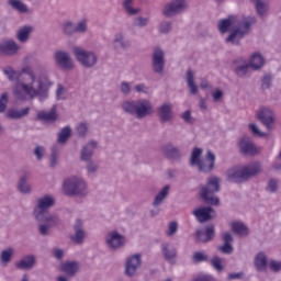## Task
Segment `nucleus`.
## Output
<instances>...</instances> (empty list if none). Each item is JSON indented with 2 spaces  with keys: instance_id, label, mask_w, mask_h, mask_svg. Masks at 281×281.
Wrapping results in <instances>:
<instances>
[{
  "instance_id": "f257e3e1",
  "label": "nucleus",
  "mask_w": 281,
  "mask_h": 281,
  "mask_svg": "<svg viewBox=\"0 0 281 281\" xmlns=\"http://www.w3.org/2000/svg\"><path fill=\"white\" fill-rule=\"evenodd\" d=\"M49 87H52V82L47 78H38L36 83H23L16 82L13 95L20 102H26V100H34V98H38L40 102L43 100H47L49 98Z\"/></svg>"
},
{
  "instance_id": "f03ea898",
  "label": "nucleus",
  "mask_w": 281,
  "mask_h": 281,
  "mask_svg": "<svg viewBox=\"0 0 281 281\" xmlns=\"http://www.w3.org/2000/svg\"><path fill=\"white\" fill-rule=\"evenodd\" d=\"M121 109L123 113H126V115H134L136 120H144V117H148V115L155 113L153 103L147 99L123 101Z\"/></svg>"
},
{
  "instance_id": "7ed1b4c3",
  "label": "nucleus",
  "mask_w": 281,
  "mask_h": 281,
  "mask_svg": "<svg viewBox=\"0 0 281 281\" xmlns=\"http://www.w3.org/2000/svg\"><path fill=\"white\" fill-rule=\"evenodd\" d=\"M203 155V149L199 147H194L191 151V156L189 159V164L192 168L198 167L199 172H204V175H207L214 170V165L216 164V156L212 150H207L206 155L203 158L201 156Z\"/></svg>"
},
{
  "instance_id": "20e7f679",
  "label": "nucleus",
  "mask_w": 281,
  "mask_h": 281,
  "mask_svg": "<svg viewBox=\"0 0 281 281\" xmlns=\"http://www.w3.org/2000/svg\"><path fill=\"white\" fill-rule=\"evenodd\" d=\"M262 172V165L258 161L246 165L241 168H234L227 171V179L233 183H245Z\"/></svg>"
},
{
  "instance_id": "39448f33",
  "label": "nucleus",
  "mask_w": 281,
  "mask_h": 281,
  "mask_svg": "<svg viewBox=\"0 0 281 281\" xmlns=\"http://www.w3.org/2000/svg\"><path fill=\"white\" fill-rule=\"evenodd\" d=\"M221 191V178L213 176L207 179L206 186L200 190V196L207 205H218L221 200L214 195Z\"/></svg>"
},
{
  "instance_id": "423d86ee",
  "label": "nucleus",
  "mask_w": 281,
  "mask_h": 281,
  "mask_svg": "<svg viewBox=\"0 0 281 281\" xmlns=\"http://www.w3.org/2000/svg\"><path fill=\"white\" fill-rule=\"evenodd\" d=\"M256 23V18H243L235 29L229 33V35L226 37V43H232V45H240V41L249 34V30L251 25Z\"/></svg>"
},
{
  "instance_id": "0eeeda50",
  "label": "nucleus",
  "mask_w": 281,
  "mask_h": 281,
  "mask_svg": "<svg viewBox=\"0 0 281 281\" xmlns=\"http://www.w3.org/2000/svg\"><path fill=\"white\" fill-rule=\"evenodd\" d=\"M64 192L67 196H87V182L78 177L64 181Z\"/></svg>"
},
{
  "instance_id": "6e6552de",
  "label": "nucleus",
  "mask_w": 281,
  "mask_h": 281,
  "mask_svg": "<svg viewBox=\"0 0 281 281\" xmlns=\"http://www.w3.org/2000/svg\"><path fill=\"white\" fill-rule=\"evenodd\" d=\"M74 54L78 63L86 67V69H92L98 65V55L93 50H87L82 47H75Z\"/></svg>"
},
{
  "instance_id": "1a4fd4ad",
  "label": "nucleus",
  "mask_w": 281,
  "mask_h": 281,
  "mask_svg": "<svg viewBox=\"0 0 281 281\" xmlns=\"http://www.w3.org/2000/svg\"><path fill=\"white\" fill-rule=\"evenodd\" d=\"M55 203L56 201L50 195L40 198L33 211L34 218H42L43 214H47L49 212V207H54Z\"/></svg>"
},
{
  "instance_id": "9d476101",
  "label": "nucleus",
  "mask_w": 281,
  "mask_h": 281,
  "mask_svg": "<svg viewBox=\"0 0 281 281\" xmlns=\"http://www.w3.org/2000/svg\"><path fill=\"white\" fill-rule=\"evenodd\" d=\"M151 67L154 74H164V69H166V53L164 49L156 47L151 54Z\"/></svg>"
},
{
  "instance_id": "9b49d317",
  "label": "nucleus",
  "mask_w": 281,
  "mask_h": 281,
  "mask_svg": "<svg viewBox=\"0 0 281 281\" xmlns=\"http://www.w3.org/2000/svg\"><path fill=\"white\" fill-rule=\"evenodd\" d=\"M55 63L57 67L71 71L74 69V59L66 50H57L54 55Z\"/></svg>"
},
{
  "instance_id": "f8f14e48",
  "label": "nucleus",
  "mask_w": 281,
  "mask_h": 281,
  "mask_svg": "<svg viewBox=\"0 0 281 281\" xmlns=\"http://www.w3.org/2000/svg\"><path fill=\"white\" fill-rule=\"evenodd\" d=\"M238 148L241 155H246L247 157H256L258 155V148L251 140L249 136H243L238 142Z\"/></svg>"
},
{
  "instance_id": "ddd939ff",
  "label": "nucleus",
  "mask_w": 281,
  "mask_h": 281,
  "mask_svg": "<svg viewBox=\"0 0 281 281\" xmlns=\"http://www.w3.org/2000/svg\"><path fill=\"white\" fill-rule=\"evenodd\" d=\"M142 267V255L135 254L127 258L125 262V276L133 278L137 273V269Z\"/></svg>"
},
{
  "instance_id": "4468645a",
  "label": "nucleus",
  "mask_w": 281,
  "mask_h": 281,
  "mask_svg": "<svg viewBox=\"0 0 281 281\" xmlns=\"http://www.w3.org/2000/svg\"><path fill=\"white\" fill-rule=\"evenodd\" d=\"M105 243L109 249H120V247H124V245H126V238L124 235L119 234L117 231H112L108 233Z\"/></svg>"
},
{
  "instance_id": "2eb2a0df",
  "label": "nucleus",
  "mask_w": 281,
  "mask_h": 281,
  "mask_svg": "<svg viewBox=\"0 0 281 281\" xmlns=\"http://www.w3.org/2000/svg\"><path fill=\"white\" fill-rule=\"evenodd\" d=\"M192 214L199 223H207L216 217V211L212 206H201L192 211Z\"/></svg>"
},
{
  "instance_id": "dca6fc26",
  "label": "nucleus",
  "mask_w": 281,
  "mask_h": 281,
  "mask_svg": "<svg viewBox=\"0 0 281 281\" xmlns=\"http://www.w3.org/2000/svg\"><path fill=\"white\" fill-rule=\"evenodd\" d=\"M186 10V0H172L171 2L165 5L162 10V14L165 16H175L177 14H181Z\"/></svg>"
},
{
  "instance_id": "f3484780",
  "label": "nucleus",
  "mask_w": 281,
  "mask_h": 281,
  "mask_svg": "<svg viewBox=\"0 0 281 281\" xmlns=\"http://www.w3.org/2000/svg\"><path fill=\"white\" fill-rule=\"evenodd\" d=\"M21 47L14 40H3L0 42V56H16Z\"/></svg>"
},
{
  "instance_id": "a211bd4d",
  "label": "nucleus",
  "mask_w": 281,
  "mask_h": 281,
  "mask_svg": "<svg viewBox=\"0 0 281 281\" xmlns=\"http://www.w3.org/2000/svg\"><path fill=\"white\" fill-rule=\"evenodd\" d=\"M74 232L75 234L70 235V240L75 243V245H82V243H85L87 233L85 232L81 220L76 221Z\"/></svg>"
},
{
  "instance_id": "6ab92c4d",
  "label": "nucleus",
  "mask_w": 281,
  "mask_h": 281,
  "mask_svg": "<svg viewBox=\"0 0 281 281\" xmlns=\"http://www.w3.org/2000/svg\"><path fill=\"white\" fill-rule=\"evenodd\" d=\"M257 117L261 121L262 124H265L268 131H271V128H273V111H271V109L261 108L257 112Z\"/></svg>"
},
{
  "instance_id": "aec40b11",
  "label": "nucleus",
  "mask_w": 281,
  "mask_h": 281,
  "mask_svg": "<svg viewBox=\"0 0 281 281\" xmlns=\"http://www.w3.org/2000/svg\"><path fill=\"white\" fill-rule=\"evenodd\" d=\"M157 115L162 124L170 122L173 117L172 105L170 103L161 104L157 108Z\"/></svg>"
},
{
  "instance_id": "412c9836",
  "label": "nucleus",
  "mask_w": 281,
  "mask_h": 281,
  "mask_svg": "<svg viewBox=\"0 0 281 281\" xmlns=\"http://www.w3.org/2000/svg\"><path fill=\"white\" fill-rule=\"evenodd\" d=\"M196 239L199 243H210V240L214 239V225H207L204 231L198 229L195 232Z\"/></svg>"
},
{
  "instance_id": "4be33fe9",
  "label": "nucleus",
  "mask_w": 281,
  "mask_h": 281,
  "mask_svg": "<svg viewBox=\"0 0 281 281\" xmlns=\"http://www.w3.org/2000/svg\"><path fill=\"white\" fill-rule=\"evenodd\" d=\"M222 240L224 244L222 246H218V251L226 255L233 254L234 246H232V244L234 243V237L229 233H224L222 235Z\"/></svg>"
},
{
  "instance_id": "5701e85b",
  "label": "nucleus",
  "mask_w": 281,
  "mask_h": 281,
  "mask_svg": "<svg viewBox=\"0 0 281 281\" xmlns=\"http://www.w3.org/2000/svg\"><path fill=\"white\" fill-rule=\"evenodd\" d=\"M34 265H36V257L33 255L24 256L20 261L15 263L16 269H21L22 271H30V269H34Z\"/></svg>"
},
{
  "instance_id": "b1692460",
  "label": "nucleus",
  "mask_w": 281,
  "mask_h": 281,
  "mask_svg": "<svg viewBox=\"0 0 281 281\" xmlns=\"http://www.w3.org/2000/svg\"><path fill=\"white\" fill-rule=\"evenodd\" d=\"M98 148V142L90 140L87 145H85L81 149V161H91V157H93V150Z\"/></svg>"
},
{
  "instance_id": "393cba45",
  "label": "nucleus",
  "mask_w": 281,
  "mask_h": 281,
  "mask_svg": "<svg viewBox=\"0 0 281 281\" xmlns=\"http://www.w3.org/2000/svg\"><path fill=\"white\" fill-rule=\"evenodd\" d=\"M80 266L77 261H66L61 263V271L66 273L68 278H74L78 273Z\"/></svg>"
},
{
  "instance_id": "a878e982",
  "label": "nucleus",
  "mask_w": 281,
  "mask_h": 281,
  "mask_svg": "<svg viewBox=\"0 0 281 281\" xmlns=\"http://www.w3.org/2000/svg\"><path fill=\"white\" fill-rule=\"evenodd\" d=\"M249 69L251 66L247 61H235L234 71L238 78H247L249 76Z\"/></svg>"
},
{
  "instance_id": "bb28decb",
  "label": "nucleus",
  "mask_w": 281,
  "mask_h": 281,
  "mask_svg": "<svg viewBox=\"0 0 281 281\" xmlns=\"http://www.w3.org/2000/svg\"><path fill=\"white\" fill-rule=\"evenodd\" d=\"M114 49H128L131 47V41L124 37V33H116L113 40Z\"/></svg>"
},
{
  "instance_id": "cd10ccee",
  "label": "nucleus",
  "mask_w": 281,
  "mask_h": 281,
  "mask_svg": "<svg viewBox=\"0 0 281 281\" xmlns=\"http://www.w3.org/2000/svg\"><path fill=\"white\" fill-rule=\"evenodd\" d=\"M161 251L167 262H173L177 258V248L170 246V244H161Z\"/></svg>"
},
{
  "instance_id": "c85d7f7f",
  "label": "nucleus",
  "mask_w": 281,
  "mask_h": 281,
  "mask_svg": "<svg viewBox=\"0 0 281 281\" xmlns=\"http://www.w3.org/2000/svg\"><path fill=\"white\" fill-rule=\"evenodd\" d=\"M37 120L40 122H56L58 120V114L56 113V106H53L49 112H38Z\"/></svg>"
},
{
  "instance_id": "c756f323",
  "label": "nucleus",
  "mask_w": 281,
  "mask_h": 281,
  "mask_svg": "<svg viewBox=\"0 0 281 281\" xmlns=\"http://www.w3.org/2000/svg\"><path fill=\"white\" fill-rule=\"evenodd\" d=\"M169 194H170V187H169V184H167L157 193L151 205L154 207H159V205H161V203H164V201H166V199L168 198Z\"/></svg>"
},
{
  "instance_id": "7c9ffc66",
  "label": "nucleus",
  "mask_w": 281,
  "mask_h": 281,
  "mask_svg": "<svg viewBox=\"0 0 281 281\" xmlns=\"http://www.w3.org/2000/svg\"><path fill=\"white\" fill-rule=\"evenodd\" d=\"M248 65H250V69L258 71V69H262V67H265V57H262L260 53H255L250 57V63H248Z\"/></svg>"
},
{
  "instance_id": "2f4dec72",
  "label": "nucleus",
  "mask_w": 281,
  "mask_h": 281,
  "mask_svg": "<svg viewBox=\"0 0 281 281\" xmlns=\"http://www.w3.org/2000/svg\"><path fill=\"white\" fill-rule=\"evenodd\" d=\"M35 221H38V223H46V225H49L50 227H56V225L60 223V220L58 218V216L54 214H49V212L42 213V217L35 218Z\"/></svg>"
},
{
  "instance_id": "473e14b6",
  "label": "nucleus",
  "mask_w": 281,
  "mask_h": 281,
  "mask_svg": "<svg viewBox=\"0 0 281 281\" xmlns=\"http://www.w3.org/2000/svg\"><path fill=\"white\" fill-rule=\"evenodd\" d=\"M33 31L34 29L30 25L22 26L16 33L18 41L20 43H27V41H30V34H32Z\"/></svg>"
},
{
  "instance_id": "72a5a7b5",
  "label": "nucleus",
  "mask_w": 281,
  "mask_h": 281,
  "mask_svg": "<svg viewBox=\"0 0 281 281\" xmlns=\"http://www.w3.org/2000/svg\"><path fill=\"white\" fill-rule=\"evenodd\" d=\"M30 114V108H24L23 110L10 109L7 112V117L9 120H21L25 115Z\"/></svg>"
},
{
  "instance_id": "f704fd0d",
  "label": "nucleus",
  "mask_w": 281,
  "mask_h": 281,
  "mask_svg": "<svg viewBox=\"0 0 281 281\" xmlns=\"http://www.w3.org/2000/svg\"><path fill=\"white\" fill-rule=\"evenodd\" d=\"M187 85L189 87V91L192 95H196L199 93V87H196V83H194V72H192V69L187 70Z\"/></svg>"
},
{
  "instance_id": "c9c22d12",
  "label": "nucleus",
  "mask_w": 281,
  "mask_h": 281,
  "mask_svg": "<svg viewBox=\"0 0 281 281\" xmlns=\"http://www.w3.org/2000/svg\"><path fill=\"white\" fill-rule=\"evenodd\" d=\"M231 228L237 236H247L249 234V228H247L243 222H233Z\"/></svg>"
},
{
  "instance_id": "e433bc0d",
  "label": "nucleus",
  "mask_w": 281,
  "mask_h": 281,
  "mask_svg": "<svg viewBox=\"0 0 281 281\" xmlns=\"http://www.w3.org/2000/svg\"><path fill=\"white\" fill-rule=\"evenodd\" d=\"M232 25H234V16H228L227 19L220 20L217 24L218 32H221V34H227Z\"/></svg>"
},
{
  "instance_id": "4c0bfd02",
  "label": "nucleus",
  "mask_w": 281,
  "mask_h": 281,
  "mask_svg": "<svg viewBox=\"0 0 281 281\" xmlns=\"http://www.w3.org/2000/svg\"><path fill=\"white\" fill-rule=\"evenodd\" d=\"M165 155L168 159H179L181 157V150L175 145H167L165 147Z\"/></svg>"
},
{
  "instance_id": "58836bf2",
  "label": "nucleus",
  "mask_w": 281,
  "mask_h": 281,
  "mask_svg": "<svg viewBox=\"0 0 281 281\" xmlns=\"http://www.w3.org/2000/svg\"><path fill=\"white\" fill-rule=\"evenodd\" d=\"M8 3L12 7L13 10L20 12V14H27V12H30L27 4L23 3L21 0H8Z\"/></svg>"
},
{
  "instance_id": "ea45409f",
  "label": "nucleus",
  "mask_w": 281,
  "mask_h": 281,
  "mask_svg": "<svg viewBox=\"0 0 281 281\" xmlns=\"http://www.w3.org/2000/svg\"><path fill=\"white\" fill-rule=\"evenodd\" d=\"M2 71L10 82H19L21 80V72L10 66L5 67Z\"/></svg>"
},
{
  "instance_id": "a19ab883",
  "label": "nucleus",
  "mask_w": 281,
  "mask_h": 281,
  "mask_svg": "<svg viewBox=\"0 0 281 281\" xmlns=\"http://www.w3.org/2000/svg\"><path fill=\"white\" fill-rule=\"evenodd\" d=\"M255 267L257 271H265L267 269V255L265 252H259L255 257Z\"/></svg>"
},
{
  "instance_id": "79ce46f5",
  "label": "nucleus",
  "mask_w": 281,
  "mask_h": 281,
  "mask_svg": "<svg viewBox=\"0 0 281 281\" xmlns=\"http://www.w3.org/2000/svg\"><path fill=\"white\" fill-rule=\"evenodd\" d=\"M89 32V20L81 19L75 24L76 34H87Z\"/></svg>"
},
{
  "instance_id": "37998d69",
  "label": "nucleus",
  "mask_w": 281,
  "mask_h": 281,
  "mask_svg": "<svg viewBox=\"0 0 281 281\" xmlns=\"http://www.w3.org/2000/svg\"><path fill=\"white\" fill-rule=\"evenodd\" d=\"M12 254H14L12 248H8L1 251L0 262L2 267H8V263L12 261Z\"/></svg>"
},
{
  "instance_id": "c03bdc74",
  "label": "nucleus",
  "mask_w": 281,
  "mask_h": 281,
  "mask_svg": "<svg viewBox=\"0 0 281 281\" xmlns=\"http://www.w3.org/2000/svg\"><path fill=\"white\" fill-rule=\"evenodd\" d=\"M70 137H71V127L65 126L64 128L60 130L57 142L58 144H67V139H69Z\"/></svg>"
},
{
  "instance_id": "a18cd8bd",
  "label": "nucleus",
  "mask_w": 281,
  "mask_h": 281,
  "mask_svg": "<svg viewBox=\"0 0 281 281\" xmlns=\"http://www.w3.org/2000/svg\"><path fill=\"white\" fill-rule=\"evenodd\" d=\"M18 190L22 194H30L32 192V187L27 183V176H23L19 183H18Z\"/></svg>"
},
{
  "instance_id": "49530a36",
  "label": "nucleus",
  "mask_w": 281,
  "mask_h": 281,
  "mask_svg": "<svg viewBox=\"0 0 281 281\" xmlns=\"http://www.w3.org/2000/svg\"><path fill=\"white\" fill-rule=\"evenodd\" d=\"M61 32L65 36H74L76 34V26L74 22L66 21L61 24Z\"/></svg>"
},
{
  "instance_id": "de8ad7c7",
  "label": "nucleus",
  "mask_w": 281,
  "mask_h": 281,
  "mask_svg": "<svg viewBox=\"0 0 281 281\" xmlns=\"http://www.w3.org/2000/svg\"><path fill=\"white\" fill-rule=\"evenodd\" d=\"M123 8L130 16H135V14L139 13V9H133V0H124Z\"/></svg>"
},
{
  "instance_id": "09e8293b",
  "label": "nucleus",
  "mask_w": 281,
  "mask_h": 281,
  "mask_svg": "<svg viewBox=\"0 0 281 281\" xmlns=\"http://www.w3.org/2000/svg\"><path fill=\"white\" fill-rule=\"evenodd\" d=\"M255 4L256 12L259 16H265L267 4L262 0H251Z\"/></svg>"
},
{
  "instance_id": "8fccbe9b",
  "label": "nucleus",
  "mask_w": 281,
  "mask_h": 281,
  "mask_svg": "<svg viewBox=\"0 0 281 281\" xmlns=\"http://www.w3.org/2000/svg\"><path fill=\"white\" fill-rule=\"evenodd\" d=\"M19 74H21V76H23V74H25L26 76H29L31 78V83L32 85H36V82L38 81V79H36V75H34V70H32V67L30 66H25L23 67Z\"/></svg>"
},
{
  "instance_id": "3c124183",
  "label": "nucleus",
  "mask_w": 281,
  "mask_h": 281,
  "mask_svg": "<svg viewBox=\"0 0 281 281\" xmlns=\"http://www.w3.org/2000/svg\"><path fill=\"white\" fill-rule=\"evenodd\" d=\"M273 82V75L271 72H268L263 75L261 78V89H271V85Z\"/></svg>"
},
{
  "instance_id": "603ef678",
  "label": "nucleus",
  "mask_w": 281,
  "mask_h": 281,
  "mask_svg": "<svg viewBox=\"0 0 281 281\" xmlns=\"http://www.w3.org/2000/svg\"><path fill=\"white\" fill-rule=\"evenodd\" d=\"M78 137H87L89 133V125L86 122H81L76 126Z\"/></svg>"
},
{
  "instance_id": "864d4df0",
  "label": "nucleus",
  "mask_w": 281,
  "mask_h": 281,
  "mask_svg": "<svg viewBox=\"0 0 281 281\" xmlns=\"http://www.w3.org/2000/svg\"><path fill=\"white\" fill-rule=\"evenodd\" d=\"M279 181L274 178H271L268 181V186L266 188L267 192H270L271 194H276V192H278V188H279Z\"/></svg>"
},
{
  "instance_id": "5fc2aeb1",
  "label": "nucleus",
  "mask_w": 281,
  "mask_h": 281,
  "mask_svg": "<svg viewBox=\"0 0 281 281\" xmlns=\"http://www.w3.org/2000/svg\"><path fill=\"white\" fill-rule=\"evenodd\" d=\"M55 166H58V148L56 146H53L52 154H50V160H49V167L54 168Z\"/></svg>"
},
{
  "instance_id": "6e6d98bb",
  "label": "nucleus",
  "mask_w": 281,
  "mask_h": 281,
  "mask_svg": "<svg viewBox=\"0 0 281 281\" xmlns=\"http://www.w3.org/2000/svg\"><path fill=\"white\" fill-rule=\"evenodd\" d=\"M158 30H159L160 34H168L169 32L172 31V22H170V21H162L159 24Z\"/></svg>"
},
{
  "instance_id": "4d7b16f0",
  "label": "nucleus",
  "mask_w": 281,
  "mask_h": 281,
  "mask_svg": "<svg viewBox=\"0 0 281 281\" xmlns=\"http://www.w3.org/2000/svg\"><path fill=\"white\" fill-rule=\"evenodd\" d=\"M268 266H269L270 271H272V273H280V271H281V261L270 260Z\"/></svg>"
},
{
  "instance_id": "13d9d810",
  "label": "nucleus",
  "mask_w": 281,
  "mask_h": 281,
  "mask_svg": "<svg viewBox=\"0 0 281 281\" xmlns=\"http://www.w3.org/2000/svg\"><path fill=\"white\" fill-rule=\"evenodd\" d=\"M120 91L123 95H131L132 86L131 82L122 81L120 86Z\"/></svg>"
},
{
  "instance_id": "bf43d9fd",
  "label": "nucleus",
  "mask_w": 281,
  "mask_h": 281,
  "mask_svg": "<svg viewBox=\"0 0 281 281\" xmlns=\"http://www.w3.org/2000/svg\"><path fill=\"white\" fill-rule=\"evenodd\" d=\"M5 109H8V92L0 95V113H5Z\"/></svg>"
},
{
  "instance_id": "052dcab7",
  "label": "nucleus",
  "mask_w": 281,
  "mask_h": 281,
  "mask_svg": "<svg viewBox=\"0 0 281 281\" xmlns=\"http://www.w3.org/2000/svg\"><path fill=\"white\" fill-rule=\"evenodd\" d=\"M37 161H41L45 157V147L37 145L33 151Z\"/></svg>"
},
{
  "instance_id": "680f3d73",
  "label": "nucleus",
  "mask_w": 281,
  "mask_h": 281,
  "mask_svg": "<svg viewBox=\"0 0 281 281\" xmlns=\"http://www.w3.org/2000/svg\"><path fill=\"white\" fill-rule=\"evenodd\" d=\"M86 169L88 170V175H94V172H98V164L93 160H88Z\"/></svg>"
},
{
  "instance_id": "e2e57ef3",
  "label": "nucleus",
  "mask_w": 281,
  "mask_h": 281,
  "mask_svg": "<svg viewBox=\"0 0 281 281\" xmlns=\"http://www.w3.org/2000/svg\"><path fill=\"white\" fill-rule=\"evenodd\" d=\"M211 265H212L213 268L216 269V271H223V263H222L220 257H213L211 259Z\"/></svg>"
},
{
  "instance_id": "0e129e2a",
  "label": "nucleus",
  "mask_w": 281,
  "mask_h": 281,
  "mask_svg": "<svg viewBox=\"0 0 281 281\" xmlns=\"http://www.w3.org/2000/svg\"><path fill=\"white\" fill-rule=\"evenodd\" d=\"M177 229H179V224L177 222H170L167 236H175V234H177Z\"/></svg>"
},
{
  "instance_id": "69168bd1",
  "label": "nucleus",
  "mask_w": 281,
  "mask_h": 281,
  "mask_svg": "<svg viewBox=\"0 0 281 281\" xmlns=\"http://www.w3.org/2000/svg\"><path fill=\"white\" fill-rule=\"evenodd\" d=\"M193 262H205L207 257L203 252H194L192 257Z\"/></svg>"
},
{
  "instance_id": "338daca9",
  "label": "nucleus",
  "mask_w": 281,
  "mask_h": 281,
  "mask_svg": "<svg viewBox=\"0 0 281 281\" xmlns=\"http://www.w3.org/2000/svg\"><path fill=\"white\" fill-rule=\"evenodd\" d=\"M52 226L47 225V224H40L38 225V233L41 234V236H47V234H49V228Z\"/></svg>"
},
{
  "instance_id": "774afa93",
  "label": "nucleus",
  "mask_w": 281,
  "mask_h": 281,
  "mask_svg": "<svg viewBox=\"0 0 281 281\" xmlns=\"http://www.w3.org/2000/svg\"><path fill=\"white\" fill-rule=\"evenodd\" d=\"M135 25L137 27H146L148 25V19L139 16L135 20Z\"/></svg>"
}]
</instances>
